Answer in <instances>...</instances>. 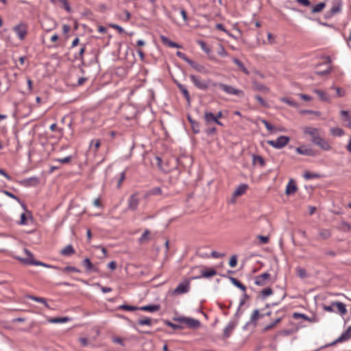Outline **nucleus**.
Returning <instances> with one entry per match:
<instances>
[{"label":"nucleus","mask_w":351,"mask_h":351,"mask_svg":"<svg viewBox=\"0 0 351 351\" xmlns=\"http://www.w3.org/2000/svg\"><path fill=\"white\" fill-rule=\"evenodd\" d=\"M24 252L27 255V258L17 257L16 258L18 260H19L21 262H22L23 263L25 264V265H37V266H43V267H48V268H53V269H58V270L61 271L62 272H64V273H67V272L80 273L81 272L80 269H79L78 268H77L75 267H73V266H66V267H58V266H54V265H48V264L43 263L41 261H36L34 258L33 254L30 251H29L27 249L25 248L24 249Z\"/></svg>","instance_id":"obj_1"},{"label":"nucleus","mask_w":351,"mask_h":351,"mask_svg":"<svg viewBox=\"0 0 351 351\" xmlns=\"http://www.w3.org/2000/svg\"><path fill=\"white\" fill-rule=\"evenodd\" d=\"M212 86L214 87H219L221 90L228 95H234L239 97H243L245 96V93L242 90L237 89L230 85L215 82L212 83Z\"/></svg>","instance_id":"obj_2"},{"label":"nucleus","mask_w":351,"mask_h":351,"mask_svg":"<svg viewBox=\"0 0 351 351\" xmlns=\"http://www.w3.org/2000/svg\"><path fill=\"white\" fill-rule=\"evenodd\" d=\"M342 0H332L331 2V8L325 13L324 18L326 19H331L333 16L341 13L342 12Z\"/></svg>","instance_id":"obj_3"},{"label":"nucleus","mask_w":351,"mask_h":351,"mask_svg":"<svg viewBox=\"0 0 351 351\" xmlns=\"http://www.w3.org/2000/svg\"><path fill=\"white\" fill-rule=\"evenodd\" d=\"M189 77L196 88L203 90H207L210 86H212V83H214L210 79L206 81H202L199 76L195 75H191Z\"/></svg>","instance_id":"obj_4"},{"label":"nucleus","mask_w":351,"mask_h":351,"mask_svg":"<svg viewBox=\"0 0 351 351\" xmlns=\"http://www.w3.org/2000/svg\"><path fill=\"white\" fill-rule=\"evenodd\" d=\"M173 320L177 321L182 324H185L188 326L189 328L196 329L199 328L201 325L200 322L198 319L188 317H174Z\"/></svg>","instance_id":"obj_5"},{"label":"nucleus","mask_w":351,"mask_h":351,"mask_svg":"<svg viewBox=\"0 0 351 351\" xmlns=\"http://www.w3.org/2000/svg\"><path fill=\"white\" fill-rule=\"evenodd\" d=\"M290 138L287 136H280L276 140L268 141L267 143L276 149H282L289 142Z\"/></svg>","instance_id":"obj_6"},{"label":"nucleus","mask_w":351,"mask_h":351,"mask_svg":"<svg viewBox=\"0 0 351 351\" xmlns=\"http://www.w3.org/2000/svg\"><path fill=\"white\" fill-rule=\"evenodd\" d=\"M28 26L25 23H20L13 27L14 32L20 40H23L27 34Z\"/></svg>","instance_id":"obj_7"},{"label":"nucleus","mask_w":351,"mask_h":351,"mask_svg":"<svg viewBox=\"0 0 351 351\" xmlns=\"http://www.w3.org/2000/svg\"><path fill=\"white\" fill-rule=\"evenodd\" d=\"M305 134L309 135L311 137V142L315 144L322 136L319 134V130L313 127H305L303 130Z\"/></svg>","instance_id":"obj_8"},{"label":"nucleus","mask_w":351,"mask_h":351,"mask_svg":"<svg viewBox=\"0 0 351 351\" xmlns=\"http://www.w3.org/2000/svg\"><path fill=\"white\" fill-rule=\"evenodd\" d=\"M190 289V282L188 280L180 282L173 291V295H180L189 292Z\"/></svg>","instance_id":"obj_9"},{"label":"nucleus","mask_w":351,"mask_h":351,"mask_svg":"<svg viewBox=\"0 0 351 351\" xmlns=\"http://www.w3.org/2000/svg\"><path fill=\"white\" fill-rule=\"evenodd\" d=\"M351 338V326H349L347 330L343 332L341 336H339L336 340L332 341V343L326 345V346H334L337 343H341L346 341H348Z\"/></svg>","instance_id":"obj_10"},{"label":"nucleus","mask_w":351,"mask_h":351,"mask_svg":"<svg viewBox=\"0 0 351 351\" xmlns=\"http://www.w3.org/2000/svg\"><path fill=\"white\" fill-rule=\"evenodd\" d=\"M295 151L298 154L308 156H315L317 155V152L316 150L313 149L311 148H308L305 145H302L295 149Z\"/></svg>","instance_id":"obj_11"},{"label":"nucleus","mask_w":351,"mask_h":351,"mask_svg":"<svg viewBox=\"0 0 351 351\" xmlns=\"http://www.w3.org/2000/svg\"><path fill=\"white\" fill-rule=\"evenodd\" d=\"M42 28L46 32H50L58 27V23L51 18H47L41 24Z\"/></svg>","instance_id":"obj_12"},{"label":"nucleus","mask_w":351,"mask_h":351,"mask_svg":"<svg viewBox=\"0 0 351 351\" xmlns=\"http://www.w3.org/2000/svg\"><path fill=\"white\" fill-rule=\"evenodd\" d=\"M238 322L237 321H230L228 324V325L225 327L223 331V339H228L232 335L233 330H234L235 327L237 326Z\"/></svg>","instance_id":"obj_13"},{"label":"nucleus","mask_w":351,"mask_h":351,"mask_svg":"<svg viewBox=\"0 0 351 351\" xmlns=\"http://www.w3.org/2000/svg\"><path fill=\"white\" fill-rule=\"evenodd\" d=\"M270 274H269L268 272H265L255 277L254 283L258 286H265L267 285V281L270 280Z\"/></svg>","instance_id":"obj_14"},{"label":"nucleus","mask_w":351,"mask_h":351,"mask_svg":"<svg viewBox=\"0 0 351 351\" xmlns=\"http://www.w3.org/2000/svg\"><path fill=\"white\" fill-rule=\"evenodd\" d=\"M39 182V178L36 176L25 178L24 180L19 181L20 184L25 187L35 186L38 185Z\"/></svg>","instance_id":"obj_15"},{"label":"nucleus","mask_w":351,"mask_h":351,"mask_svg":"<svg viewBox=\"0 0 351 351\" xmlns=\"http://www.w3.org/2000/svg\"><path fill=\"white\" fill-rule=\"evenodd\" d=\"M265 316L264 314L260 313V311L258 309H255L251 316H250V321L246 323V324L244 326L243 328L246 329L247 326L252 323L254 324V326H256L257 325V321L258 319L262 318Z\"/></svg>","instance_id":"obj_16"},{"label":"nucleus","mask_w":351,"mask_h":351,"mask_svg":"<svg viewBox=\"0 0 351 351\" xmlns=\"http://www.w3.org/2000/svg\"><path fill=\"white\" fill-rule=\"evenodd\" d=\"M139 204V198L137 193L132 194L130 195L128 199V208L131 210H136Z\"/></svg>","instance_id":"obj_17"},{"label":"nucleus","mask_w":351,"mask_h":351,"mask_svg":"<svg viewBox=\"0 0 351 351\" xmlns=\"http://www.w3.org/2000/svg\"><path fill=\"white\" fill-rule=\"evenodd\" d=\"M82 265L85 267V269L88 273L91 271L98 273L99 271V268L94 266V265L91 263L89 258H85L82 261Z\"/></svg>","instance_id":"obj_18"},{"label":"nucleus","mask_w":351,"mask_h":351,"mask_svg":"<svg viewBox=\"0 0 351 351\" xmlns=\"http://www.w3.org/2000/svg\"><path fill=\"white\" fill-rule=\"evenodd\" d=\"M297 190L298 186L295 182L293 179H291L287 185L285 194L287 195H293L297 191Z\"/></svg>","instance_id":"obj_19"},{"label":"nucleus","mask_w":351,"mask_h":351,"mask_svg":"<svg viewBox=\"0 0 351 351\" xmlns=\"http://www.w3.org/2000/svg\"><path fill=\"white\" fill-rule=\"evenodd\" d=\"M174 82H175L176 84L177 85L178 88H179V90H180V92L183 94L184 98L186 99V100L188 102L189 106H190L191 97H190L189 93L188 90L186 89V86L184 85L180 84V82H178L176 80H175Z\"/></svg>","instance_id":"obj_20"},{"label":"nucleus","mask_w":351,"mask_h":351,"mask_svg":"<svg viewBox=\"0 0 351 351\" xmlns=\"http://www.w3.org/2000/svg\"><path fill=\"white\" fill-rule=\"evenodd\" d=\"M340 116L343 122L347 123L346 126L351 129V114L348 110H341Z\"/></svg>","instance_id":"obj_21"},{"label":"nucleus","mask_w":351,"mask_h":351,"mask_svg":"<svg viewBox=\"0 0 351 351\" xmlns=\"http://www.w3.org/2000/svg\"><path fill=\"white\" fill-rule=\"evenodd\" d=\"M160 38L162 44L166 46L172 48H181V46L179 44L169 40V38L166 37L165 36L161 35Z\"/></svg>","instance_id":"obj_22"},{"label":"nucleus","mask_w":351,"mask_h":351,"mask_svg":"<svg viewBox=\"0 0 351 351\" xmlns=\"http://www.w3.org/2000/svg\"><path fill=\"white\" fill-rule=\"evenodd\" d=\"M216 274H217V271L215 270V268H209L208 269L202 270L201 275L199 276L195 277L193 278L195 279V278H202V277L208 278L215 276Z\"/></svg>","instance_id":"obj_23"},{"label":"nucleus","mask_w":351,"mask_h":351,"mask_svg":"<svg viewBox=\"0 0 351 351\" xmlns=\"http://www.w3.org/2000/svg\"><path fill=\"white\" fill-rule=\"evenodd\" d=\"M315 145L318 146L319 148L324 151H328L331 149V146L329 143L327 142L322 136L317 141L315 142Z\"/></svg>","instance_id":"obj_24"},{"label":"nucleus","mask_w":351,"mask_h":351,"mask_svg":"<svg viewBox=\"0 0 351 351\" xmlns=\"http://www.w3.org/2000/svg\"><path fill=\"white\" fill-rule=\"evenodd\" d=\"M163 195L162 190L159 186L153 187L145 192V197H148L152 195Z\"/></svg>","instance_id":"obj_25"},{"label":"nucleus","mask_w":351,"mask_h":351,"mask_svg":"<svg viewBox=\"0 0 351 351\" xmlns=\"http://www.w3.org/2000/svg\"><path fill=\"white\" fill-rule=\"evenodd\" d=\"M74 254H75V250L71 244L67 245L60 251V254L64 256H70Z\"/></svg>","instance_id":"obj_26"},{"label":"nucleus","mask_w":351,"mask_h":351,"mask_svg":"<svg viewBox=\"0 0 351 351\" xmlns=\"http://www.w3.org/2000/svg\"><path fill=\"white\" fill-rule=\"evenodd\" d=\"M332 305L335 306L337 308V311L339 313V314L343 316L347 313V309L346 307V305L341 302H332Z\"/></svg>","instance_id":"obj_27"},{"label":"nucleus","mask_w":351,"mask_h":351,"mask_svg":"<svg viewBox=\"0 0 351 351\" xmlns=\"http://www.w3.org/2000/svg\"><path fill=\"white\" fill-rule=\"evenodd\" d=\"M252 88L254 90L261 91L265 93H268L269 92V88L268 87L257 82H254L252 83Z\"/></svg>","instance_id":"obj_28"},{"label":"nucleus","mask_w":351,"mask_h":351,"mask_svg":"<svg viewBox=\"0 0 351 351\" xmlns=\"http://www.w3.org/2000/svg\"><path fill=\"white\" fill-rule=\"evenodd\" d=\"M189 65L193 67L195 70H196L197 71L201 73H204V74H206L207 73L208 71V70L206 69V68L202 65V64H199L198 63H196L195 62H194L193 60H192Z\"/></svg>","instance_id":"obj_29"},{"label":"nucleus","mask_w":351,"mask_h":351,"mask_svg":"<svg viewBox=\"0 0 351 351\" xmlns=\"http://www.w3.org/2000/svg\"><path fill=\"white\" fill-rule=\"evenodd\" d=\"M160 306L159 304H149L138 307V310L143 311L156 312L160 310Z\"/></svg>","instance_id":"obj_30"},{"label":"nucleus","mask_w":351,"mask_h":351,"mask_svg":"<svg viewBox=\"0 0 351 351\" xmlns=\"http://www.w3.org/2000/svg\"><path fill=\"white\" fill-rule=\"evenodd\" d=\"M252 164L254 165H259L261 167H263L265 166V159L259 156V155H252Z\"/></svg>","instance_id":"obj_31"},{"label":"nucleus","mask_w":351,"mask_h":351,"mask_svg":"<svg viewBox=\"0 0 351 351\" xmlns=\"http://www.w3.org/2000/svg\"><path fill=\"white\" fill-rule=\"evenodd\" d=\"M204 119L207 125H209L212 123H215L217 121L215 119V114L210 112L206 111L204 115Z\"/></svg>","instance_id":"obj_32"},{"label":"nucleus","mask_w":351,"mask_h":351,"mask_svg":"<svg viewBox=\"0 0 351 351\" xmlns=\"http://www.w3.org/2000/svg\"><path fill=\"white\" fill-rule=\"evenodd\" d=\"M248 189V185L247 184H240L234 192V196H241L245 193L247 189Z\"/></svg>","instance_id":"obj_33"},{"label":"nucleus","mask_w":351,"mask_h":351,"mask_svg":"<svg viewBox=\"0 0 351 351\" xmlns=\"http://www.w3.org/2000/svg\"><path fill=\"white\" fill-rule=\"evenodd\" d=\"M232 61L239 67V69L241 71H242L245 74H246V75L250 74V71L246 69L244 64L241 61H240L238 58H233Z\"/></svg>","instance_id":"obj_34"},{"label":"nucleus","mask_w":351,"mask_h":351,"mask_svg":"<svg viewBox=\"0 0 351 351\" xmlns=\"http://www.w3.org/2000/svg\"><path fill=\"white\" fill-rule=\"evenodd\" d=\"M2 193H3L7 196L16 200L22 206L23 209L27 210V206L25 204V203L23 202H21V199L17 196H16L14 194L12 193L11 192H10L8 191H5V190H3Z\"/></svg>","instance_id":"obj_35"},{"label":"nucleus","mask_w":351,"mask_h":351,"mask_svg":"<svg viewBox=\"0 0 351 351\" xmlns=\"http://www.w3.org/2000/svg\"><path fill=\"white\" fill-rule=\"evenodd\" d=\"M150 231L148 229L145 230L141 237L138 239V242L140 245L143 244L145 242L150 240Z\"/></svg>","instance_id":"obj_36"},{"label":"nucleus","mask_w":351,"mask_h":351,"mask_svg":"<svg viewBox=\"0 0 351 351\" xmlns=\"http://www.w3.org/2000/svg\"><path fill=\"white\" fill-rule=\"evenodd\" d=\"M326 7V3L325 2H320L317 3L315 5H313L311 7V13L312 14H316L321 12L324 8Z\"/></svg>","instance_id":"obj_37"},{"label":"nucleus","mask_w":351,"mask_h":351,"mask_svg":"<svg viewBox=\"0 0 351 351\" xmlns=\"http://www.w3.org/2000/svg\"><path fill=\"white\" fill-rule=\"evenodd\" d=\"M314 92L319 96V99L323 101L330 102L328 94L322 90L315 89Z\"/></svg>","instance_id":"obj_38"},{"label":"nucleus","mask_w":351,"mask_h":351,"mask_svg":"<svg viewBox=\"0 0 351 351\" xmlns=\"http://www.w3.org/2000/svg\"><path fill=\"white\" fill-rule=\"evenodd\" d=\"M230 282L237 288L240 289L242 291L245 292L246 287L239 280L234 277H229Z\"/></svg>","instance_id":"obj_39"},{"label":"nucleus","mask_w":351,"mask_h":351,"mask_svg":"<svg viewBox=\"0 0 351 351\" xmlns=\"http://www.w3.org/2000/svg\"><path fill=\"white\" fill-rule=\"evenodd\" d=\"M26 297L29 299L34 300V301H36V302H38L40 303H43L45 304V306L47 308H50V306H49V304L47 302V300L44 298L37 297V296L31 295H27Z\"/></svg>","instance_id":"obj_40"},{"label":"nucleus","mask_w":351,"mask_h":351,"mask_svg":"<svg viewBox=\"0 0 351 351\" xmlns=\"http://www.w3.org/2000/svg\"><path fill=\"white\" fill-rule=\"evenodd\" d=\"M69 320H71L70 317H52L49 319V322L50 323H53V324H60V323H66Z\"/></svg>","instance_id":"obj_41"},{"label":"nucleus","mask_w":351,"mask_h":351,"mask_svg":"<svg viewBox=\"0 0 351 351\" xmlns=\"http://www.w3.org/2000/svg\"><path fill=\"white\" fill-rule=\"evenodd\" d=\"M330 132L334 136H342L345 134L344 130L338 127L330 128Z\"/></svg>","instance_id":"obj_42"},{"label":"nucleus","mask_w":351,"mask_h":351,"mask_svg":"<svg viewBox=\"0 0 351 351\" xmlns=\"http://www.w3.org/2000/svg\"><path fill=\"white\" fill-rule=\"evenodd\" d=\"M197 43L200 46L201 49L208 55L210 56L212 50L210 47H208L206 43L204 40H199L197 41Z\"/></svg>","instance_id":"obj_43"},{"label":"nucleus","mask_w":351,"mask_h":351,"mask_svg":"<svg viewBox=\"0 0 351 351\" xmlns=\"http://www.w3.org/2000/svg\"><path fill=\"white\" fill-rule=\"evenodd\" d=\"M319 236L322 239H328L331 237V232L328 229H319Z\"/></svg>","instance_id":"obj_44"},{"label":"nucleus","mask_w":351,"mask_h":351,"mask_svg":"<svg viewBox=\"0 0 351 351\" xmlns=\"http://www.w3.org/2000/svg\"><path fill=\"white\" fill-rule=\"evenodd\" d=\"M163 322L166 326H168L172 328L175 330H182L184 328L182 326L173 324L167 319L163 320Z\"/></svg>","instance_id":"obj_45"},{"label":"nucleus","mask_w":351,"mask_h":351,"mask_svg":"<svg viewBox=\"0 0 351 351\" xmlns=\"http://www.w3.org/2000/svg\"><path fill=\"white\" fill-rule=\"evenodd\" d=\"M272 293H273V290L270 287H267V288L263 289L260 292V295L263 299L266 298L267 297L271 295Z\"/></svg>","instance_id":"obj_46"},{"label":"nucleus","mask_w":351,"mask_h":351,"mask_svg":"<svg viewBox=\"0 0 351 351\" xmlns=\"http://www.w3.org/2000/svg\"><path fill=\"white\" fill-rule=\"evenodd\" d=\"M85 51H86V45L83 44V45H82V47L80 49L78 54L77 55L76 54L75 56V59L81 60L82 61H83V59H84L83 55H84Z\"/></svg>","instance_id":"obj_47"},{"label":"nucleus","mask_w":351,"mask_h":351,"mask_svg":"<svg viewBox=\"0 0 351 351\" xmlns=\"http://www.w3.org/2000/svg\"><path fill=\"white\" fill-rule=\"evenodd\" d=\"M255 99L259 102L260 105L264 108H269V104L264 100L259 95H255Z\"/></svg>","instance_id":"obj_48"},{"label":"nucleus","mask_w":351,"mask_h":351,"mask_svg":"<svg viewBox=\"0 0 351 351\" xmlns=\"http://www.w3.org/2000/svg\"><path fill=\"white\" fill-rule=\"evenodd\" d=\"M319 175L315 173H312L310 171H306L304 174V178L306 180L313 179V178H319Z\"/></svg>","instance_id":"obj_49"},{"label":"nucleus","mask_w":351,"mask_h":351,"mask_svg":"<svg viewBox=\"0 0 351 351\" xmlns=\"http://www.w3.org/2000/svg\"><path fill=\"white\" fill-rule=\"evenodd\" d=\"M72 158H73L72 156H66L62 158H56V159H54L53 160L58 162L60 163L67 164L71 161Z\"/></svg>","instance_id":"obj_50"},{"label":"nucleus","mask_w":351,"mask_h":351,"mask_svg":"<svg viewBox=\"0 0 351 351\" xmlns=\"http://www.w3.org/2000/svg\"><path fill=\"white\" fill-rule=\"evenodd\" d=\"M191 126L194 134L199 133V123L197 121H191Z\"/></svg>","instance_id":"obj_51"},{"label":"nucleus","mask_w":351,"mask_h":351,"mask_svg":"<svg viewBox=\"0 0 351 351\" xmlns=\"http://www.w3.org/2000/svg\"><path fill=\"white\" fill-rule=\"evenodd\" d=\"M119 308L120 309L129 311H134L136 310H138V307L134 306H130V305H128V304L121 305Z\"/></svg>","instance_id":"obj_52"},{"label":"nucleus","mask_w":351,"mask_h":351,"mask_svg":"<svg viewBox=\"0 0 351 351\" xmlns=\"http://www.w3.org/2000/svg\"><path fill=\"white\" fill-rule=\"evenodd\" d=\"M138 324L139 325H147V326H152V319L149 317H145L144 319H139L137 322Z\"/></svg>","instance_id":"obj_53"},{"label":"nucleus","mask_w":351,"mask_h":351,"mask_svg":"<svg viewBox=\"0 0 351 351\" xmlns=\"http://www.w3.org/2000/svg\"><path fill=\"white\" fill-rule=\"evenodd\" d=\"M176 55L178 57H179L180 58H181L183 60H184L185 62H186L189 64L192 61V60L189 59L185 53H184L181 51H177Z\"/></svg>","instance_id":"obj_54"},{"label":"nucleus","mask_w":351,"mask_h":351,"mask_svg":"<svg viewBox=\"0 0 351 351\" xmlns=\"http://www.w3.org/2000/svg\"><path fill=\"white\" fill-rule=\"evenodd\" d=\"M293 317L295 318V319H299V318H302V319H304L305 320H308L309 322H311V318H309L308 316H306L305 314H303V313H294L293 314Z\"/></svg>","instance_id":"obj_55"},{"label":"nucleus","mask_w":351,"mask_h":351,"mask_svg":"<svg viewBox=\"0 0 351 351\" xmlns=\"http://www.w3.org/2000/svg\"><path fill=\"white\" fill-rule=\"evenodd\" d=\"M261 122L265 125L267 130L270 132H272L274 130H275V127L271 123H269L267 120L262 119Z\"/></svg>","instance_id":"obj_56"},{"label":"nucleus","mask_w":351,"mask_h":351,"mask_svg":"<svg viewBox=\"0 0 351 351\" xmlns=\"http://www.w3.org/2000/svg\"><path fill=\"white\" fill-rule=\"evenodd\" d=\"M332 71L331 66H329L327 69L324 71H316L315 74L319 76H324L329 74Z\"/></svg>","instance_id":"obj_57"},{"label":"nucleus","mask_w":351,"mask_h":351,"mask_svg":"<svg viewBox=\"0 0 351 351\" xmlns=\"http://www.w3.org/2000/svg\"><path fill=\"white\" fill-rule=\"evenodd\" d=\"M281 101L285 104H287L288 105H289L290 106H292V107H295L297 106V104L295 101H294L287 97L282 98Z\"/></svg>","instance_id":"obj_58"},{"label":"nucleus","mask_w":351,"mask_h":351,"mask_svg":"<svg viewBox=\"0 0 351 351\" xmlns=\"http://www.w3.org/2000/svg\"><path fill=\"white\" fill-rule=\"evenodd\" d=\"M58 1L62 4L64 9L66 12H70L71 11V8L67 0H58Z\"/></svg>","instance_id":"obj_59"},{"label":"nucleus","mask_w":351,"mask_h":351,"mask_svg":"<svg viewBox=\"0 0 351 351\" xmlns=\"http://www.w3.org/2000/svg\"><path fill=\"white\" fill-rule=\"evenodd\" d=\"M237 265V255H233L231 256L230 261H229V265L231 267H234Z\"/></svg>","instance_id":"obj_60"},{"label":"nucleus","mask_w":351,"mask_h":351,"mask_svg":"<svg viewBox=\"0 0 351 351\" xmlns=\"http://www.w3.org/2000/svg\"><path fill=\"white\" fill-rule=\"evenodd\" d=\"M298 276H300L301 278H304L306 277V271L303 268H298L297 269Z\"/></svg>","instance_id":"obj_61"},{"label":"nucleus","mask_w":351,"mask_h":351,"mask_svg":"<svg viewBox=\"0 0 351 351\" xmlns=\"http://www.w3.org/2000/svg\"><path fill=\"white\" fill-rule=\"evenodd\" d=\"M125 179V171H123L120 174V177L118 179V181H117V188H120L121 185V183Z\"/></svg>","instance_id":"obj_62"},{"label":"nucleus","mask_w":351,"mask_h":351,"mask_svg":"<svg viewBox=\"0 0 351 351\" xmlns=\"http://www.w3.org/2000/svg\"><path fill=\"white\" fill-rule=\"evenodd\" d=\"M205 132L207 135L215 134L217 132V128L215 127H209L205 130Z\"/></svg>","instance_id":"obj_63"},{"label":"nucleus","mask_w":351,"mask_h":351,"mask_svg":"<svg viewBox=\"0 0 351 351\" xmlns=\"http://www.w3.org/2000/svg\"><path fill=\"white\" fill-rule=\"evenodd\" d=\"M20 225H26L27 223V218L25 213H22L21 215V220L19 223Z\"/></svg>","instance_id":"obj_64"}]
</instances>
